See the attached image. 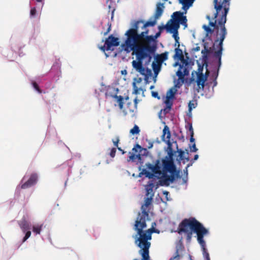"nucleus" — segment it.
<instances>
[{
	"label": "nucleus",
	"mask_w": 260,
	"mask_h": 260,
	"mask_svg": "<svg viewBox=\"0 0 260 260\" xmlns=\"http://www.w3.org/2000/svg\"><path fill=\"white\" fill-rule=\"evenodd\" d=\"M196 108V105L194 103H191V102H189L188 103V110L189 111H191L192 109Z\"/></svg>",
	"instance_id": "obj_41"
},
{
	"label": "nucleus",
	"mask_w": 260,
	"mask_h": 260,
	"mask_svg": "<svg viewBox=\"0 0 260 260\" xmlns=\"http://www.w3.org/2000/svg\"><path fill=\"white\" fill-rule=\"evenodd\" d=\"M142 79L141 78H135L134 81L133 83V93L135 94H138L139 93V91L141 90H143L141 88H138L136 85V83H140L142 82Z\"/></svg>",
	"instance_id": "obj_18"
},
{
	"label": "nucleus",
	"mask_w": 260,
	"mask_h": 260,
	"mask_svg": "<svg viewBox=\"0 0 260 260\" xmlns=\"http://www.w3.org/2000/svg\"><path fill=\"white\" fill-rule=\"evenodd\" d=\"M170 138L171 132L169 127L167 125H165L162 131L161 139L168 144V149H169L168 154L170 159L162 160V170L164 174L160 181L162 185H169L170 183L174 182L175 177H179V173L176 171V168L173 160V153L172 147V144L170 142Z\"/></svg>",
	"instance_id": "obj_5"
},
{
	"label": "nucleus",
	"mask_w": 260,
	"mask_h": 260,
	"mask_svg": "<svg viewBox=\"0 0 260 260\" xmlns=\"http://www.w3.org/2000/svg\"><path fill=\"white\" fill-rule=\"evenodd\" d=\"M195 80H194V78H193V77H191L190 78V82H193V81H194Z\"/></svg>",
	"instance_id": "obj_55"
},
{
	"label": "nucleus",
	"mask_w": 260,
	"mask_h": 260,
	"mask_svg": "<svg viewBox=\"0 0 260 260\" xmlns=\"http://www.w3.org/2000/svg\"><path fill=\"white\" fill-rule=\"evenodd\" d=\"M203 66L200 64L198 66V72H194L197 74V78L196 82L197 84V90L200 92V90H203L205 87V83L207 80L209 75V72H206L205 75L203 73Z\"/></svg>",
	"instance_id": "obj_8"
},
{
	"label": "nucleus",
	"mask_w": 260,
	"mask_h": 260,
	"mask_svg": "<svg viewBox=\"0 0 260 260\" xmlns=\"http://www.w3.org/2000/svg\"><path fill=\"white\" fill-rule=\"evenodd\" d=\"M217 84V81H216V80H214V81L213 87H214V86H216Z\"/></svg>",
	"instance_id": "obj_53"
},
{
	"label": "nucleus",
	"mask_w": 260,
	"mask_h": 260,
	"mask_svg": "<svg viewBox=\"0 0 260 260\" xmlns=\"http://www.w3.org/2000/svg\"><path fill=\"white\" fill-rule=\"evenodd\" d=\"M218 42L216 43L215 44V47H213L214 43L212 45V47H210L209 43L206 42H204V49L202 51V53L203 54V55H207L208 54H209L210 53H213L214 50H216L214 53L215 51H217L218 50V49L216 48V46L218 45ZM214 53L213 54V55Z\"/></svg>",
	"instance_id": "obj_12"
},
{
	"label": "nucleus",
	"mask_w": 260,
	"mask_h": 260,
	"mask_svg": "<svg viewBox=\"0 0 260 260\" xmlns=\"http://www.w3.org/2000/svg\"><path fill=\"white\" fill-rule=\"evenodd\" d=\"M157 20V19H155L154 18L153 21H148L146 22H144L143 21V23H140V25L142 24V26H141V29L143 30L142 31L148 30V29L147 28L148 26H154L156 23Z\"/></svg>",
	"instance_id": "obj_21"
},
{
	"label": "nucleus",
	"mask_w": 260,
	"mask_h": 260,
	"mask_svg": "<svg viewBox=\"0 0 260 260\" xmlns=\"http://www.w3.org/2000/svg\"><path fill=\"white\" fill-rule=\"evenodd\" d=\"M153 196L151 195V196H147V197L146 198L145 200V206L146 207H148L149 206L151 202H152V200L153 199Z\"/></svg>",
	"instance_id": "obj_33"
},
{
	"label": "nucleus",
	"mask_w": 260,
	"mask_h": 260,
	"mask_svg": "<svg viewBox=\"0 0 260 260\" xmlns=\"http://www.w3.org/2000/svg\"><path fill=\"white\" fill-rule=\"evenodd\" d=\"M117 148L119 151H120L122 152V154H124L125 153V151L123 150H122L120 147H118Z\"/></svg>",
	"instance_id": "obj_51"
},
{
	"label": "nucleus",
	"mask_w": 260,
	"mask_h": 260,
	"mask_svg": "<svg viewBox=\"0 0 260 260\" xmlns=\"http://www.w3.org/2000/svg\"><path fill=\"white\" fill-rule=\"evenodd\" d=\"M110 30H111V24H110V25H109V27H108V29H107V31L104 33V36L107 35L109 32V31H110Z\"/></svg>",
	"instance_id": "obj_47"
},
{
	"label": "nucleus",
	"mask_w": 260,
	"mask_h": 260,
	"mask_svg": "<svg viewBox=\"0 0 260 260\" xmlns=\"http://www.w3.org/2000/svg\"><path fill=\"white\" fill-rule=\"evenodd\" d=\"M173 20L170 19L171 21L170 26H167V31L170 33H173V37L175 40V46H176V44H178V47H180L179 43V37L178 36V30L179 28L180 24L184 26L185 27H187V18L186 16L183 15V13L180 11H176L173 13L172 15Z\"/></svg>",
	"instance_id": "obj_7"
},
{
	"label": "nucleus",
	"mask_w": 260,
	"mask_h": 260,
	"mask_svg": "<svg viewBox=\"0 0 260 260\" xmlns=\"http://www.w3.org/2000/svg\"><path fill=\"white\" fill-rule=\"evenodd\" d=\"M133 260H138V259H133Z\"/></svg>",
	"instance_id": "obj_61"
},
{
	"label": "nucleus",
	"mask_w": 260,
	"mask_h": 260,
	"mask_svg": "<svg viewBox=\"0 0 260 260\" xmlns=\"http://www.w3.org/2000/svg\"><path fill=\"white\" fill-rule=\"evenodd\" d=\"M141 147L139 144H136V146L132 149L133 153H137L138 149H140V151L141 150Z\"/></svg>",
	"instance_id": "obj_36"
},
{
	"label": "nucleus",
	"mask_w": 260,
	"mask_h": 260,
	"mask_svg": "<svg viewBox=\"0 0 260 260\" xmlns=\"http://www.w3.org/2000/svg\"><path fill=\"white\" fill-rule=\"evenodd\" d=\"M203 28L205 30V31L206 32V36H208L209 34L211 35L214 31L213 29L210 28L209 26H207L206 25H203Z\"/></svg>",
	"instance_id": "obj_31"
},
{
	"label": "nucleus",
	"mask_w": 260,
	"mask_h": 260,
	"mask_svg": "<svg viewBox=\"0 0 260 260\" xmlns=\"http://www.w3.org/2000/svg\"><path fill=\"white\" fill-rule=\"evenodd\" d=\"M112 142L113 143V144L114 145V146L116 147H118V143L119 142V139L118 137H117L115 140H112Z\"/></svg>",
	"instance_id": "obj_42"
},
{
	"label": "nucleus",
	"mask_w": 260,
	"mask_h": 260,
	"mask_svg": "<svg viewBox=\"0 0 260 260\" xmlns=\"http://www.w3.org/2000/svg\"><path fill=\"white\" fill-rule=\"evenodd\" d=\"M176 253H177V255L173 257V259L176 258H179V255L178 254L177 251L176 252ZM172 259H173V258H171L170 260H172Z\"/></svg>",
	"instance_id": "obj_49"
},
{
	"label": "nucleus",
	"mask_w": 260,
	"mask_h": 260,
	"mask_svg": "<svg viewBox=\"0 0 260 260\" xmlns=\"http://www.w3.org/2000/svg\"><path fill=\"white\" fill-rule=\"evenodd\" d=\"M189 131L190 132V135H193V130L191 124L189 125Z\"/></svg>",
	"instance_id": "obj_46"
},
{
	"label": "nucleus",
	"mask_w": 260,
	"mask_h": 260,
	"mask_svg": "<svg viewBox=\"0 0 260 260\" xmlns=\"http://www.w3.org/2000/svg\"><path fill=\"white\" fill-rule=\"evenodd\" d=\"M189 70L186 67H184L183 65L180 64L179 68L176 72V75L179 77V79L184 80V76L189 75Z\"/></svg>",
	"instance_id": "obj_14"
},
{
	"label": "nucleus",
	"mask_w": 260,
	"mask_h": 260,
	"mask_svg": "<svg viewBox=\"0 0 260 260\" xmlns=\"http://www.w3.org/2000/svg\"><path fill=\"white\" fill-rule=\"evenodd\" d=\"M146 166L147 169L151 170L152 173L155 174H160V161L159 159H157L155 163V165H153L150 163H147L146 164Z\"/></svg>",
	"instance_id": "obj_13"
},
{
	"label": "nucleus",
	"mask_w": 260,
	"mask_h": 260,
	"mask_svg": "<svg viewBox=\"0 0 260 260\" xmlns=\"http://www.w3.org/2000/svg\"><path fill=\"white\" fill-rule=\"evenodd\" d=\"M125 50L133 51L136 55L137 60L132 61V66L137 71L143 66V59H147L149 62L154 54L127 37L125 41Z\"/></svg>",
	"instance_id": "obj_6"
},
{
	"label": "nucleus",
	"mask_w": 260,
	"mask_h": 260,
	"mask_svg": "<svg viewBox=\"0 0 260 260\" xmlns=\"http://www.w3.org/2000/svg\"><path fill=\"white\" fill-rule=\"evenodd\" d=\"M37 13L36 9L35 7L32 8L30 11V15L31 17H34L36 16Z\"/></svg>",
	"instance_id": "obj_39"
},
{
	"label": "nucleus",
	"mask_w": 260,
	"mask_h": 260,
	"mask_svg": "<svg viewBox=\"0 0 260 260\" xmlns=\"http://www.w3.org/2000/svg\"><path fill=\"white\" fill-rule=\"evenodd\" d=\"M175 144H176V147H177V148H178V146H177V142H175Z\"/></svg>",
	"instance_id": "obj_60"
},
{
	"label": "nucleus",
	"mask_w": 260,
	"mask_h": 260,
	"mask_svg": "<svg viewBox=\"0 0 260 260\" xmlns=\"http://www.w3.org/2000/svg\"><path fill=\"white\" fill-rule=\"evenodd\" d=\"M199 158V155L198 154H196L194 156V158H193V160H196L198 159Z\"/></svg>",
	"instance_id": "obj_52"
},
{
	"label": "nucleus",
	"mask_w": 260,
	"mask_h": 260,
	"mask_svg": "<svg viewBox=\"0 0 260 260\" xmlns=\"http://www.w3.org/2000/svg\"><path fill=\"white\" fill-rule=\"evenodd\" d=\"M148 216V212L142 206V213L139 214V216L135 221L134 228L135 231H137V234L134 237L135 239V243L140 248L139 253L141 255L144 260H147L149 258V249L151 246V243L149 240L151 239L152 234L156 232L154 228L143 230L147 226L146 221Z\"/></svg>",
	"instance_id": "obj_2"
},
{
	"label": "nucleus",
	"mask_w": 260,
	"mask_h": 260,
	"mask_svg": "<svg viewBox=\"0 0 260 260\" xmlns=\"http://www.w3.org/2000/svg\"><path fill=\"white\" fill-rule=\"evenodd\" d=\"M154 187V184L152 182H149L148 184L146 186V196H150L152 195L154 196V193L153 192V188Z\"/></svg>",
	"instance_id": "obj_25"
},
{
	"label": "nucleus",
	"mask_w": 260,
	"mask_h": 260,
	"mask_svg": "<svg viewBox=\"0 0 260 260\" xmlns=\"http://www.w3.org/2000/svg\"><path fill=\"white\" fill-rule=\"evenodd\" d=\"M147 141L148 142V145L147 146V147L148 149H150V148H152V147L153 146V143L152 142H151V141L148 140H147Z\"/></svg>",
	"instance_id": "obj_43"
},
{
	"label": "nucleus",
	"mask_w": 260,
	"mask_h": 260,
	"mask_svg": "<svg viewBox=\"0 0 260 260\" xmlns=\"http://www.w3.org/2000/svg\"><path fill=\"white\" fill-rule=\"evenodd\" d=\"M119 45V42L118 41V39L111 35L105 40V45L99 47V48L103 52H105V51H113L114 47H117Z\"/></svg>",
	"instance_id": "obj_9"
},
{
	"label": "nucleus",
	"mask_w": 260,
	"mask_h": 260,
	"mask_svg": "<svg viewBox=\"0 0 260 260\" xmlns=\"http://www.w3.org/2000/svg\"><path fill=\"white\" fill-rule=\"evenodd\" d=\"M142 75L145 76V80H147L148 78V75L151 73V70L148 69H146L143 66L138 71Z\"/></svg>",
	"instance_id": "obj_24"
},
{
	"label": "nucleus",
	"mask_w": 260,
	"mask_h": 260,
	"mask_svg": "<svg viewBox=\"0 0 260 260\" xmlns=\"http://www.w3.org/2000/svg\"><path fill=\"white\" fill-rule=\"evenodd\" d=\"M161 65V64H159L155 61H153L152 63V67L155 74H157L160 71Z\"/></svg>",
	"instance_id": "obj_27"
},
{
	"label": "nucleus",
	"mask_w": 260,
	"mask_h": 260,
	"mask_svg": "<svg viewBox=\"0 0 260 260\" xmlns=\"http://www.w3.org/2000/svg\"><path fill=\"white\" fill-rule=\"evenodd\" d=\"M38 176L37 173H32L28 180L21 185L22 189H26L35 185L38 181Z\"/></svg>",
	"instance_id": "obj_11"
},
{
	"label": "nucleus",
	"mask_w": 260,
	"mask_h": 260,
	"mask_svg": "<svg viewBox=\"0 0 260 260\" xmlns=\"http://www.w3.org/2000/svg\"><path fill=\"white\" fill-rule=\"evenodd\" d=\"M116 152V148H115V147L112 148L111 149L110 152L109 153V155L112 158H114L115 157V156Z\"/></svg>",
	"instance_id": "obj_37"
},
{
	"label": "nucleus",
	"mask_w": 260,
	"mask_h": 260,
	"mask_svg": "<svg viewBox=\"0 0 260 260\" xmlns=\"http://www.w3.org/2000/svg\"><path fill=\"white\" fill-rule=\"evenodd\" d=\"M143 22V20L135 21L132 27L126 31L125 35L127 38L154 54L157 49L156 40L160 36L161 32L158 31L153 36L148 35L149 30L140 31V23Z\"/></svg>",
	"instance_id": "obj_4"
},
{
	"label": "nucleus",
	"mask_w": 260,
	"mask_h": 260,
	"mask_svg": "<svg viewBox=\"0 0 260 260\" xmlns=\"http://www.w3.org/2000/svg\"><path fill=\"white\" fill-rule=\"evenodd\" d=\"M43 226V224L36 225L32 226V231L36 234H40Z\"/></svg>",
	"instance_id": "obj_30"
},
{
	"label": "nucleus",
	"mask_w": 260,
	"mask_h": 260,
	"mask_svg": "<svg viewBox=\"0 0 260 260\" xmlns=\"http://www.w3.org/2000/svg\"><path fill=\"white\" fill-rule=\"evenodd\" d=\"M206 18L209 20V21H210V19H211V17L209 15H207L206 16Z\"/></svg>",
	"instance_id": "obj_54"
},
{
	"label": "nucleus",
	"mask_w": 260,
	"mask_h": 260,
	"mask_svg": "<svg viewBox=\"0 0 260 260\" xmlns=\"http://www.w3.org/2000/svg\"><path fill=\"white\" fill-rule=\"evenodd\" d=\"M198 149L196 148L195 143H193L192 146L190 147V151L196 152Z\"/></svg>",
	"instance_id": "obj_44"
},
{
	"label": "nucleus",
	"mask_w": 260,
	"mask_h": 260,
	"mask_svg": "<svg viewBox=\"0 0 260 260\" xmlns=\"http://www.w3.org/2000/svg\"><path fill=\"white\" fill-rule=\"evenodd\" d=\"M179 154H178V157H179V159L177 158V160H178L179 161H181V160H184L185 159L187 160V161H188L189 160V158L188 157H187V158H185L184 157V154H185V152L184 151L182 150L181 149H178V150H177Z\"/></svg>",
	"instance_id": "obj_28"
},
{
	"label": "nucleus",
	"mask_w": 260,
	"mask_h": 260,
	"mask_svg": "<svg viewBox=\"0 0 260 260\" xmlns=\"http://www.w3.org/2000/svg\"><path fill=\"white\" fill-rule=\"evenodd\" d=\"M37 2H42V0H36Z\"/></svg>",
	"instance_id": "obj_58"
},
{
	"label": "nucleus",
	"mask_w": 260,
	"mask_h": 260,
	"mask_svg": "<svg viewBox=\"0 0 260 260\" xmlns=\"http://www.w3.org/2000/svg\"><path fill=\"white\" fill-rule=\"evenodd\" d=\"M30 235H31V232L29 230L28 231L27 230V231L26 232V233L25 234L24 237L23 239L22 242H25L28 238L30 237Z\"/></svg>",
	"instance_id": "obj_38"
},
{
	"label": "nucleus",
	"mask_w": 260,
	"mask_h": 260,
	"mask_svg": "<svg viewBox=\"0 0 260 260\" xmlns=\"http://www.w3.org/2000/svg\"><path fill=\"white\" fill-rule=\"evenodd\" d=\"M141 175H145L146 177L149 178H152L153 177V174L147 171L146 169H143L142 171L140 173L139 176H141Z\"/></svg>",
	"instance_id": "obj_29"
},
{
	"label": "nucleus",
	"mask_w": 260,
	"mask_h": 260,
	"mask_svg": "<svg viewBox=\"0 0 260 260\" xmlns=\"http://www.w3.org/2000/svg\"><path fill=\"white\" fill-rule=\"evenodd\" d=\"M152 95L154 98H157L158 99H159V97H158V94L157 92L152 91Z\"/></svg>",
	"instance_id": "obj_45"
},
{
	"label": "nucleus",
	"mask_w": 260,
	"mask_h": 260,
	"mask_svg": "<svg viewBox=\"0 0 260 260\" xmlns=\"http://www.w3.org/2000/svg\"><path fill=\"white\" fill-rule=\"evenodd\" d=\"M168 52H165L164 53L158 54L155 57V61L159 64L162 63V62L167 60L168 59Z\"/></svg>",
	"instance_id": "obj_16"
},
{
	"label": "nucleus",
	"mask_w": 260,
	"mask_h": 260,
	"mask_svg": "<svg viewBox=\"0 0 260 260\" xmlns=\"http://www.w3.org/2000/svg\"><path fill=\"white\" fill-rule=\"evenodd\" d=\"M137 104L138 100L137 98L134 100V103L128 102L126 104V107L123 110V112L125 115L127 114H131L132 116H135L137 111Z\"/></svg>",
	"instance_id": "obj_10"
},
{
	"label": "nucleus",
	"mask_w": 260,
	"mask_h": 260,
	"mask_svg": "<svg viewBox=\"0 0 260 260\" xmlns=\"http://www.w3.org/2000/svg\"><path fill=\"white\" fill-rule=\"evenodd\" d=\"M32 86L34 88L39 92L42 93V90L40 88L39 85L36 82H33L32 83Z\"/></svg>",
	"instance_id": "obj_35"
},
{
	"label": "nucleus",
	"mask_w": 260,
	"mask_h": 260,
	"mask_svg": "<svg viewBox=\"0 0 260 260\" xmlns=\"http://www.w3.org/2000/svg\"><path fill=\"white\" fill-rule=\"evenodd\" d=\"M140 132V130L139 129V127L138 125H135V126L133 127L132 129L130 131V133L132 135H137L139 134Z\"/></svg>",
	"instance_id": "obj_32"
},
{
	"label": "nucleus",
	"mask_w": 260,
	"mask_h": 260,
	"mask_svg": "<svg viewBox=\"0 0 260 260\" xmlns=\"http://www.w3.org/2000/svg\"><path fill=\"white\" fill-rule=\"evenodd\" d=\"M154 88V86L152 85V86H151V87H150V88L151 89H152V88Z\"/></svg>",
	"instance_id": "obj_59"
},
{
	"label": "nucleus",
	"mask_w": 260,
	"mask_h": 260,
	"mask_svg": "<svg viewBox=\"0 0 260 260\" xmlns=\"http://www.w3.org/2000/svg\"><path fill=\"white\" fill-rule=\"evenodd\" d=\"M164 8L165 7L164 6V4L160 3H157L156 5V10L154 15V18L155 19H159L162 15L164 12Z\"/></svg>",
	"instance_id": "obj_15"
},
{
	"label": "nucleus",
	"mask_w": 260,
	"mask_h": 260,
	"mask_svg": "<svg viewBox=\"0 0 260 260\" xmlns=\"http://www.w3.org/2000/svg\"><path fill=\"white\" fill-rule=\"evenodd\" d=\"M195 50L196 51H199L200 50V47H197L196 48H195Z\"/></svg>",
	"instance_id": "obj_56"
},
{
	"label": "nucleus",
	"mask_w": 260,
	"mask_h": 260,
	"mask_svg": "<svg viewBox=\"0 0 260 260\" xmlns=\"http://www.w3.org/2000/svg\"><path fill=\"white\" fill-rule=\"evenodd\" d=\"M170 22V21L169 20V22H168V23H167V24L166 25L159 26L158 29H159V31L161 32V31L165 28H166L167 30V26H170V24H169Z\"/></svg>",
	"instance_id": "obj_40"
},
{
	"label": "nucleus",
	"mask_w": 260,
	"mask_h": 260,
	"mask_svg": "<svg viewBox=\"0 0 260 260\" xmlns=\"http://www.w3.org/2000/svg\"><path fill=\"white\" fill-rule=\"evenodd\" d=\"M180 87V86H178L177 84L175 85L174 87L170 88L167 92V97H169L170 99H174L175 95L177 91L176 87Z\"/></svg>",
	"instance_id": "obj_22"
},
{
	"label": "nucleus",
	"mask_w": 260,
	"mask_h": 260,
	"mask_svg": "<svg viewBox=\"0 0 260 260\" xmlns=\"http://www.w3.org/2000/svg\"><path fill=\"white\" fill-rule=\"evenodd\" d=\"M19 224L21 229L23 232H25L26 231L29 230L30 229V223L26 221L25 219H22L21 220H20Z\"/></svg>",
	"instance_id": "obj_20"
},
{
	"label": "nucleus",
	"mask_w": 260,
	"mask_h": 260,
	"mask_svg": "<svg viewBox=\"0 0 260 260\" xmlns=\"http://www.w3.org/2000/svg\"><path fill=\"white\" fill-rule=\"evenodd\" d=\"M175 54L174 55V58H178L180 60H184V56L182 53V51L181 49L179 48V47L176 48L175 49Z\"/></svg>",
	"instance_id": "obj_23"
},
{
	"label": "nucleus",
	"mask_w": 260,
	"mask_h": 260,
	"mask_svg": "<svg viewBox=\"0 0 260 260\" xmlns=\"http://www.w3.org/2000/svg\"><path fill=\"white\" fill-rule=\"evenodd\" d=\"M190 141L191 142H194V139L193 138V135H190Z\"/></svg>",
	"instance_id": "obj_48"
},
{
	"label": "nucleus",
	"mask_w": 260,
	"mask_h": 260,
	"mask_svg": "<svg viewBox=\"0 0 260 260\" xmlns=\"http://www.w3.org/2000/svg\"><path fill=\"white\" fill-rule=\"evenodd\" d=\"M130 155L129 156V160H134L138 157H140V154H135L134 153L129 152Z\"/></svg>",
	"instance_id": "obj_34"
},
{
	"label": "nucleus",
	"mask_w": 260,
	"mask_h": 260,
	"mask_svg": "<svg viewBox=\"0 0 260 260\" xmlns=\"http://www.w3.org/2000/svg\"><path fill=\"white\" fill-rule=\"evenodd\" d=\"M193 232L197 234V240L202 247L204 257L206 260H210L204 240V236L207 235L209 232L201 223L194 217L185 218L179 224L177 229L178 234L184 233L186 235L187 242L191 241Z\"/></svg>",
	"instance_id": "obj_3"
},
{
	"label": "nucleus",
	"mask_w": 260,
	"mask_h": 260,
	"mask_svg": "<svg viewBox=\"0 0 260 260\" xmlns=\"http://www.w3.org/2000/svg\"><path fill=\"white\" fill-rule=\"evenodd\" d=\"M168 193H169V192H168V191H165V192H164V194H166V195H168Z\"/></svg>",
	"instance_id": "obj_57"
},
{
	"label": "nucleus",
	"mask_w": 260,
	"mask_h": 260,
	"mask_svg": "<svg viewBox=\"0 0 260 260\" xmlns=\"http://www.w3.org/2000/svg\"><path fill=\"white\" fill-rule=\"evenodd\" d=\"M187 177L183 178V179H182L183 183H186L187 182Z\"/></svg>",
	"instance_id": "obj_50"
},
{
	"label": "nucleus",
	"mask_w": 260,
	"mask_h": 260,
	"mask_svg": "<svg viewBox=\"0 0 260 260\" xmlns=\"http://www.w3.org/2000/svg\"><path fill=\"white\" fill-rule=\"evenodd\" d=\"M230 0H214V5L216 10V13L214 14V18L216 19L217 16L221 12V15L220 18L217 20H215L214 22L210 21L209 23V26L213 27L217 29V36L218 34L219 27H220V32L219 34V37L214 41L213 47H215V44L218 42V45L216 46V48L218 50L214 52V57L218 60V68L221 63V55L223 50V42L227 35V30L225 27V24L226 22V16L230 9Z\"/></svg>",
	"instance_id": "obj_1"
},
{
	"label": "nucleus",
	"mask_w": 260,
	"mask_h": 260,
	"mask_svg": "<svg viewBox=\"0 0 260 260\" xmlns=\"http://www.w3.org/2000/svg\"><path fill=\"white\" fill-rule=\"evenodd\" d=\"M179 1L183 5L182 9L184 10V12H182L183 14L186 13L187 9L193 2V0H179Z\"/></svg>",
	"instance_id": "obj_17"
},
{
	"label": "nucleus",
	"mask_w": 260,
	"mask_h": 260,
	"mask_svg": "<svg viewBox=\"0 0 260 260\" xmlns=\"http://www.w3.org/2000/svg\"><path fill=\"white\" fill-rule=\"evenodd\" d=\"M173 99H170L169 97H167L165 101V103L166 104V108H165L164 110L166 111L167 112H169L173 105Z\"/></svg>",
	"instance_id": "obj_26"
},
{
	"label": "nucleus",
	"mask_w": 260,
	"mask_h": 260,
	"mask_svg": "<svg viewBox=\"0 0 260 260\" xmlns=\"http://www.w3.org/2000/svg\"><path fill=\"white\" fill-rule=\"evenodd\" d=\"M113 97L116 101V102L118 103L119 109L121 110H122L123 108L124 100L125 99L126 101H127L129 99V97L128 96L124 98L121 95H115Z\"/></svg>",
	"instance_id": "obj_19"
}]
</instances>
